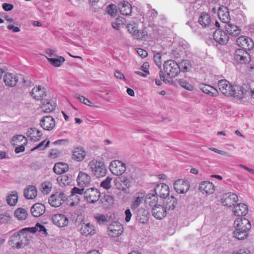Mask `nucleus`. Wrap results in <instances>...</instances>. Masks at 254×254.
<instances>
[{
    "instance_id": "obj_1",
    "label": "nucleus",
    "mask_w": 254,
    "mask_h": 254,
    "mask_svg": "<svg viewBox=\"0 0 254 254\" xmlns=\"http://www.w3.org/2000/svg\"><path fill=\"white\" fill-rule=\"evenodd\" d=\"M38 231L43 234H47L45 226L37 223L35 227L24 228L18 233L14 234L11 237V241L15 243L16 248H21L28 244L31 239L30 234H34Z\"/></svg>"
},
{
    "instance_id": "obj_2",
    "label": "nucleus",
    "mask_w": 254,
    "mask_h": 254,
    "mask_svg": "<svg viewBox=\"0 0 254 254\" xmlns=\"http://www.w3.org/2000/svg\"><path fill=\"white\" fill-rule=\"evenodd\" d=\"M235 230L234 235L238 240H244L248 236V232L251 228L250 221L246 218L238 217L234 223Z\"/></svg>"
},
{
    "instance_id": "obj_3",
    "label": "nucleus",
    "mask_w": 254,
    "mask_h": 254,
    "mask_svg": "<svg viewBox=\"0 0 254 254\" xmlns=\"http://www.w3.org/2000/svg\"><path fill=\"white\" fill-rule=\"evenodd\" d=\"M88 167L89 170L97 178L104 177L106 174L107 169L102 162H98L96 160H93L89 163Z\"/></svg>"
},
{
    "instance_id": "obj_4",
    "label": "nucleus",
    "mask_w": 254,
    "mask_h": 254,
    "mask_svg": "<svg viewBox=\"0 0 254 254\" xmlns=\"http://www.w3.org/2000/svg\"><path fill=\"white\" fill-rule=\"evenodd\" d=\"M164 71L170 77L176 76L180 72V67L179 64L174 60H168L164 64Z\"/></svg>"
},
{
    "instance_id": "obj_5",
    "label": "nucleus",
    "mask_w": 254,
    "mask_h": 254,
    "mask_svg": "<svg viewBox=\"0 0 254 254\" xmlns=\"http://www.w3.org/2000/svg\"><path fill=\"white\" fill-rule=\"evenodd\" d=\"M127 28L129 33L137 40H145L147 38V33L144 30H139L135 24H127Z\"/></svg>"
},
{
    "instance_id": "obj_6",
    "label": "nucleus",
    "mask_w": 254,
    "mask_h": 254,
    "mask_svg": "<svg viewBox=\"0 0 254 254\" xmlns=\"http://www.w3.org/2000/svg\"><path fill=\"white\" fill-rule=\"evenodd\" d=\"M66 199V196L63 191H58L49 198V203L53 207L61 206Z\"/></svg>"
},
{
    "instance_id": "obj_7",
    "label": "nucleus",
    "mask_w": 254,
    "mask_h": 254,
    "mask_svg": "<svg viewBox=\"0 0 254 254\" xmlns=\"http://www.w3.org/2000/svg\"><path fill=\"white\" fill-rule=\"evenodd\" d=\"M109 169L113 174L119 176L125 173L126 166L125 163L122 161L115 160L111 162Z\"/></svg>"
},
{
    "instance_id": "obj_8",
    "label": "nucleus",
    "mask_w": 254,
    "mask_h": 254,
    "mask_svg": "<svg viewBox=\"0 0 254 254\" xmlns=\"http://www.w3.org/2000/svg\"><path fill=\"white\" fill-rule=\"evenodd\" d=\"M108 230L109 236L112 237H117L122 234L123 226L120 223L114 221L109 225Z\"/></svg>"
},
{
    "instance_id": "obj_9",
    "label": "nucleus",
    "mask_w": 254,
    "mask_h": 254,
    "mask_svg": "<svg viewBox=\"0 0 254 254\" xmlns=\"http://www.w3.org/2000/svg\"><path fill=\"white\" fill-rule=\"evenodd\" d=\"M234 58L240 64H247L251 61L249 54L241 49H237L235 51Z\"/></svg>"
},
{
    "instance_id": "obj_10",
    "label": "nucleus",
    "mask_w": 254,
    "mask_h": 254,
    "mask_svg": "<svg viewBox=\"0 0 254 254\" xmlns=\"http://www.w3.org/2000/svg\"><path fill=\"white\" fill-rule=\"evenodd\" d=\"M84 195L88 202L94 203L99 200L100 192L98 189L91 188L86 190Z\"/></svg>"
},
{
    "instance_id": "obj_11",
    "label": "nucleus",
    "mask_w": 254,
    "mask_h": 254,
    "mask_svg": "<svg viewBox=\"0 0 254 254\" xmlns=\"http://www.w3.org/2000/svg\"><path fill=\"white\" fill-rule=\"evenodd\" d=\"M238 46L245 51L251 50L253 49L254 44L252 39L248 37L242 36L237 39Z\"/></svg>"
},
{
    "instance_id": "obj_12",
    "label": "nucleus",
    "mask_w": 254,
    "mask_h": 254,
    "mask_svg": "<svg viewBox=\"0 0 254 254\" xmlns=\"http://www.w3.org/2000/svg\"><path fill=\"white\" fill-rule=\"evenodd\" d=\"M238 200V197L236 193L228 192L224 194L221 199V201L223 205L227 207H231L234 205Z\"/></svg>"
},
{
    "instance_id": "obj_13",
    "label": "nucleus",
    "mask_w": 254,
    "mask_h": 254,
    "mask_svg": "<svg viewBox=\"0 0 254 254\" xmlns=\"http://www.w3.org/2000/svg\"><path fill=\"white\" fill-rule=\"evenodd\" d=\"M174 187L178 193H185L189 190L190 184L188 181L179 179L174 182Z\"/></svg>"
},
{
    "instance_id": "obj_14",
    "label": "nucleus",
    "mask_w": 254,
    "mask_h": 254,
    "mask_svg": "<svg viewBox=\"0 0 254 254\" xmlns=\"http://www.w3.org/2000/svg\"><path fill=\"white\" fill-rule=\"evenodd\" d=\"M80 233L82 235L88 236L96 233V227L90 223H85L82 221L80 224Z\"/></svg>"
},
{
    "instance_id": "obj_15",
    "label": "nucleus",
    "mask_w": 254,
    "mask_h": 254,
    "mask_svg": "<svg viewBox=\"0 0 254 254\" xmlns=\"http://www.w3.org/2000/svg\"><path fill=\"white\" fill-rule=\"evenodd\" d=\"M40 125L44 129L51 130L53 129L55 126V121L52 117L46 116L41 119L40 122Z\"/></svg>"
},
{
    "instance_id": "obj_16",
    "label": "nucleus",
    "mask_w": 254,
    "mask_h": 254,
    "mask_svg": "<svg viewBox=\"0 0 254 254\" xmlns=\"http://www.w3.org/2000/svg\"><path fill=\"white\" fill-rule=\"evenodd\" d=\"M214 40L219 44L224 45L229 41V36L220 29H216L213 33Z\"/></svg>"
},
{
    "instance_id": "obj_17",
    "label": "nucleus",
    "mask_w": 254,
    "mask_h": 254,
    "mask_svg": "<svg viewBox=\"0 0 254 254\" xmlns=\"http://www.w3.org/2000/svg\"><path fill=\"white\" fill-rule=\"evenodd\" d=\"M154 192L160 198H166L169 194V187L165 184L157 185L154 189Z\"/></svg>"
},
{
    "instance_id": "obj_18",
    "label": "nucleus",
    "mask_w": 254,
    "mask_h": 254,
    "mask_svg": "<svg viewBox=\"0 0 254 254\" xmlns=\"http://www.w3.org/2000/svg\"><path fill=\"white\" fill-rule=\"evenodd\" d=\"M233 86L226 79H222L218 81V86L222 94L226 96H229L231 94V92L233 89Z\"/></svg>"
},
{
    "instance_id": "obj_19",
    "label": "nucleus",
    "mask_w": 254,
    "mask_h": 254,
    "mask_svg": "<svg viewBox=\"0 0 254 254\" xmlns=\"http://www.w3.org/2000/svg\"><path fill=\"white\" fill-rule=\"evenodd\" d=\"M31 94L35 99L42 100L47 95L46 90L42 86H36L32 90Z\"/></svg>"
},
{
    "instance_id": "obj_20",
    "label": "nucleus",
    "mask_w": 254,
    "mask_h": 254,
    "mask_svg": "<svg viewBox=\"0 0 254 254\" xmlns=\"http://www.w3.org/2000/svg\"><path fill=\"white\" fill-rule=\"evenodd\" d=\"M52 222L58 226L62 227L68 224V219L64 214H57L52 217Z\"/></svg>"
},
{
    "instance_id": "obj_21",
    "label": "nucleus",
    "mask_w": 254,
    "mask_h": 254,
    "mask_svg": "<svg viewBox=\"0 0 254 254\" xmlns=\"http://www.w3.org/2000/svg\"><path fill=\"white\" fill-rule=\"evenodd\" d=\"M199 88L204 93L212 97H217L219 95L218 90L213 86L206 84H200Z\"/></svg>"
},
{
    "instance_id": "obj_22",
    "label": "nucleus",
    "mask_w": 254,
    "mask_h": 254,
    "mask_svg": "<svg viewBox=\"0 0 254 254\" xmlns=\"http://www.w3.org/2000/svg\"><path fill=\"white\" fill-rule=\"evenodd\" d=\"M77 182L79 187H86L89 185L91 182V177L87 174L80 172L77 178Z\"/></svg>"
},
{
    "instance_id": "obj_23",
    "label": "nucleus",
    "mask_w": 254,
    "mask_h": 254,
    "mask_svg": "<svg viewBox=\"0 0 254 254\" xmlns=\"http://www.w3.org/2000/svg\"><path fill=\"white\" fill-rule=\"evenodd\" d=\"M215 186L211 182L203 181L200 184L199 190L203 193L206 194H212L215 190Z\"/></svg>"
},
{
    "instance_id": "obj_24",
    "label": "nucleus",
    "mask_w": 254,
    "mask_h": 254,
    "mask_svg": "<svg viewBox=\"0 0 254 254\" xmlns=\"http://www.w3.org/2000/svg\"><path fill=\"white\" fill-rule=\"evenodd\" d=\"M152 215L158 219H161L166 215V209L161 205H155L152 208Z\"/></svg>"
},
{
    "instance_id": "obj_25",
    "label": "nucleus",
    "mask_w": 254,
    "mask_h": 254,
    "mask_svg": "<svg viewBox=\"0 0 254 254\" xmlns=\"http://www.w3.org/2000/svg\"><path fill=\"white\" fill-rule=\"evenodd\" d=\"M231 94L228 96H233L237 99H241L244 97L248 91L244 90L242 87L238 85H234L233 89L231 92Z\"/></svg>"
},
{
    "instance_id": "obj_26",
    "label": "nucleus",
    "mask_w": 254,
    "mask_h": 254,
    "mask_svg": "<svg viewBox=\"0 0 254 254\" xmlns=\"http://www.w3.org/2000/svg\"><path fill=\"white\" fill-rule=\"evenodd\" d=\"M45 206L41 203H36L31 208V213L34 217H38L45 212Z\"/></svg>"
},
{
    "instance_id": "obj_27",
    "label": "nucleus",
    "mask_w": 254,
    "mask_h": 254,
    "mask_svg": "<svg viewBox=\"0 0 254 254\" xmlns=\"http://www.w3.org/2000/svg\"><path fill=\"white\" fill-rule=\"evenodd\" d=\"M118 8L121 13L124 15H129L132 11L131 4L126 0L121 2L118 4Z\"/></svg>"
},
{
    "instance_id": "obj_28",
    "label": "nucleus",
    "mask_w": 254,
    "mask_h": 254,
    "mask_svg": "<svg viewBox=\"0 0 254 254\" xmlns=\"http://www.w3.org/2000/svg\"><path fill=\"white\" fill-rule=\"evenodd\" d=\"M233 211L234 214L237 216H245L248 212V207L244 203H239L234 206Z\"/></svg>"
},
{
    "instance_id": "obj_29",
    "label": "nucleus",
    "mask_w": 254,
    "mask_h": 254,
    "mask_svg": "<svg viewBox=\"0 0 254 254\" xmlns=\"http://www.w3.org/2000/svg\"><path fill=\"white\" fill-rule=\"evenodd\" d=\"M218 15L219 19L224 23L229 22L230 17L228 8L224 6H221L218 10Z\"/></svg>"
},
{
    "instance_id": "obj_30",
    "label": "nucleus",
    "mask_w": 254,
    "mask_h": 254,
    "mask_svg": "<svg viewBox=\"0 0 254 254\" xmlns=\"http://www.w3.org/2000/svg\"><path fill=\"white\" fill-rule=\"evenodd\" d=\"M86 155V152L80 147L73 148L72 150V158L76 161H81Z\"/></svg>"
},
{
    "instance_id": "obj_31",
    "label": "nucleus",
    "mask_w": 254,
    "mask_h": 254,
    "mask_svg": "<svg viewBox=\"0 0 254 254\" xmlns=\"http://www.w3.org/2000/svg\"><path fill=\"white\" fill-rule=\"evenodd\" d=\"M225 28L227 33L234 37L238 36L241 32V29L236 25L229 22L225 23Z\"/></svg>"
},
{
    "instance_id": "obj_32",
    "label": "nucleus",
    "mask_w": 254,
    "mask_h": 254,
    "mask_svg": "<svg viewBox=\"0 0 254 254\" xmlns=\"http://www.w3.org/2000/svg\"><path fill=\"white\" fill-rule=\"evenodd\" d=\"M211 19L209 14L202 12L199 16L198 22L204 28L209 27L211 25Z\"/></svg>"
},
{
    "instance_id": "obj_33",
    "label": "nucleus",
    "mask_w": 254,
    "mask_h": 254,
    "mask_svg": "<svg viewBox=\"0 0 254 254\" xmlns=\"http://www.w3.org/2000/svg\"><path fill=\"white\" fill-rule=\"evenodd\" d=\"M4 82L6 85L9 87H13L18 82V77L10 73H6L4 76Z\"/></svg>"
},
{
    "instance_id": "obj_34",
    "label": "nucleus",
    "mask_w": 254,
    "mask_h": 254,
    "mask_svg": "<svg viewBox=\"0 0 254 254\" xmlns=\"http://www.w3.org/2000/svg\"><path fill=\"white\" fill-rule=\"evenodd\" d=\"M24 195L28 199L35 198L37 195L36 188L34 186H28L24 190Z\"/></svg>"
},
{
    "instance_id": "obj_35",
    "label": "nucleus",
    "mask_w": 254,
    "mask_h": 254,
    "mask_svg": "<svg viewBox=\"0 0 254 254\" xmlns=\"http://www.w3.org/2000/svg\"><path fill=\"white\" fill-rule=\"evenodd\" d=\"M68 166L64 163L59 162L56 163L53 171L57 174H62L68 170Z\"/></svg>"
},
{
    "instance_id": "obj_36",
    "label": "nucleus",
    "mask_w": 254,
    "mask_h": 254,
    "mask_svg": "<svg viewBox=\"0 0 254 254\" xmlns=\"http://www.w3.org/2000/svg\"><path fill=\"white\" fill-rule=\"evenodd\" d=\"M158 197L154 191L148 193L145 199L146 204H148L151 207L155 206V205H157Z\"/></svg>"
},
{
    "instance_id": "obj_37",
    "label": "nucleus",
    "mask_w": 254,
    "mask_h": 254,
    "mask_svg": "<svg viewBox=\"0 0 254 254\" xmlns=\"http://www.w3.org/2000/svg\"><path fill=\"white\" fill-rule=\"evenodd\" d=\"M164 204L166 205V209L168 210H174L178 203L177 199L173 196L166 197Z\"/></svg>"
},
{
    "instance_id": "obj_38",
    "label": "nucleus",
    "mask_w": 254,
    "mask_h": 254,
    "mask_svg": "<svg viewBox=\"0 0 254 254\" xmlns=\"http://www.w3.org/2000/svg\"><path fill=\"white\" fill-rule=\"evenodd\" d=\"M145 192H139L136 193L134 196V200L132 202L131 208L132 209H135L142 203L144 200Z\"/></svg>"
},
{
    "instance_id": "obj_39",
    "label": "nucleus",
    "mask_w": 254,
    "mask_h": 254,
    "mask_svg": "<svg viewBox=\"0 0 254 254\" xmlns=\"http://www.w3.org/2000/svg\"><path fill=\"white\" fill-rule=\"evenodd\" d=\"M28 132L31 137V139L34 141L39 140L42 135L41 131L36 128H31L29 129Z\"/></svg>"
},
{
    "instance_id": "obj_40",
    "label": "nucleus",
    "mask_w": 254,
    "mask_h": 254,
    "mask_svg": "<svg viewBox=\"0 0 254 254\" xmlns=\"http://www.w3.org/2000/svg\"><path fill=\"white\" fill-rule=\"evenodd\" d=\"M94 218L100 225H105L110 221L112 216L108 217V215L101 214H96L94 215Z\"/></svg>"
},
{
    "instance_id": "obj_41",
    "label": "nucleus",
    "mask_w": 254,
    "mask_h": 254,
    "mask_svg": "<svg viewBox=\"0 0 254 254\" xmlns=\"http://www.w3.org/2000/svg\"><path fill=\"white\" fill-rule=\"evenodd\" d=\"M56 107V104L53 101H47L43 103L41 106V110L45 113L53 112Z\"/></svg>"
},
{
    "instance_id": "obj_42",
    "label": "nucleus",
    "mask_w": 254,
    "mask_h": 254,
    "mask_svg": "<svg viewBox=\"0 0 254 254\" xmlns=\"http://www.w3.org/2000/svg\"><path fill=\"white\" fill-rule=\"evenodd\" d=\"M14 215L19 220H25L28 215L27 210L22 208H18L15 210Z\"/></svg>"
},
{
    "instance_id": "obj_43",
    "label": "nucleus",
    "mask_w": 254,
    "mask_h": 254,
    "mask_svg": "<svg viewBox=\"0 0 254 254\" xmlns=\"http://www.w3.org/2000/svg\"><path fill=\"white\" fill-rule=\"evenodd\" d=\"M47 60L51 64L55 67L60 66L65 61L64 58L61 56L59 58H47Z\"/></svg>"
},
{
    "instance_id": "obj_44",
    "label": "nucleus",
    "mask_w": 254,
    "mask_h": 254,
    "mask_svg": "<svg viewBox=\"0 0 254 254\" xmlns=\"http://www.w3.org/2000/svg\"><path fill=\"white\" fill-rule=\"evenodd\" d=\"M18 200V195L16 192H14L12 194H10L7 197L6 201L7 203L10 206L15 205Z\"/></svg>"
},
{
    "instance_id": "obj_45",
    "label": "nucleus",
    "mask_w": 254,
    "mask_h": 254,
    "mask_svg": "<svg viewBox=\"0 0 254 254\" xmlns=\"http://www.w3.org/2000/svg\"><path fill=\"white\" fill-rule=\"evenodd\" d=\"M50 141L48 140H44L39 143L37 146L33 148L31 151H34L36 149L39 150H44L47 147H49Z\"/></svg>"
},
{
    "instance_id": "obj_46",
    "label": "nucleus",
    "mask_w": 254,
    "mask_h": 254,
    "mask_svg": "<svg viewBox=\"0 0 254 254\" xmlns=\"http://www.w3.org/2000/svg\"><path fill=\"white\" fill-rule=\"evenodd\" d=\"M71 194L70 196V198L71 200H73L74 199H76V197H77V194L82 195L83 193L84 194V189H79L76 187H74L71 191Z\"/></svg>"
},
{
    "instance_id": "obj_47",
    "label": "nucleus",
    "mask_w": 254,
    "mask_h": 254,
    "mask_svg": "<svg viewBox=\"0 0 254 254\" xmlns=\"http://www.w3.org/2000/svg\"><path fill=\"white\" fill-rule=\"evenodd\" d=\"M107 12L112 17H115L117 15V8L116 5L111 4L107 6Z\"/></svg>"
},
{
    "instance_id": "obj_48",
    "label": "nucleus",
    "mask_w": 254,
    "mask_h": 254,
    "mask_svg": "<svg viewBox=\"0 0 254 254\" xmlns=\"http://www.w3.org/2000/svg\"><path fill=\"white\" fill-rule=\"evenodd\" d=\"M58 182L62 185V184L64 185H68L70 183L69 177L66 175H62L59 176L57 178Z\"/></svg>"
},
{
    "instance_id": "obj_49",
    "label": "nucleus",
    "mask_w": 254,
    "mask_h": 254,
    "mask_svg": "<svg viewBox=\"0 0 254 254\" xmlns=\"http://www.w3.org/2000/svg\"><path fill=\"white\" fill-rule=\"evenodd\" d=\"M178 83L182 87L188 90L192 91L193 89V86L184 79L178 80Z\"/></svg>"
},
{
    "instance_id": "obj_50",
    "label": "nucleus",
    "mask_w": 254,
    "mask_h": 254,
    "mask_svg": "<svg viewBox=\"0 0 254 254\" xmlns=\"http://www.w3.org/2000/svg\"><path fill=\"white\" fill-rule=\"evenodd\" d=\"M41 186L43 189V191L44 193H47L51 190L52 184L49 181H45L42 184Z\"/></svg>"
},
{
    "instance_id": "obj_51",
    "label": "nucleus",
    "mask_w": 254,
    "mask_h": 254,
    "mask_svg": "<svg viewBox=\"0 0 254 254\" xmlns=\"http://www.w3.org/2000/svg\"><path fill=\"white\" fill-rule=\"evenodd\" d=\"M112 180V178L108 177L106 178L105 180H104L103 181H102L101 183L100 186L103 188L104 189H105L106 190H108L111 188V181Z\"/></svg>"
},
{
    "instance_id": "obj_52",
    "label": "nucleus",
    "mask_w": 254,
    "mask_h": 254,
    "mask_svg": "<svg viewBox=\"0 0 254 254\" xmlns=\"http://www.w3.org/2000/svg\"><path fill=\"white\" fill-rule=\"evenodd\" d=\"M75 97L81 102V103H83L84 104L86 105H88L89 106H92V103L87 98L85 97L80 96L79 95L76 94L75 95Z\"/></svg>"
},
{
    "instance_id": "obj_53",
    "label": "nucleus",
    "mask_w": 254,
    "mask_h": 254,
    "mask_svg": "<svg viewBox=\"0 0 254 254\" xmlns=\"http://www.w3.org/2000/svg\"><path fill=\"white\" fill-rule=\"evenodd\" d=\"M189 62L187 61H183L180 63L179 66L180 67V71H187L188 68Z\"/></svg>"
},
{
    "instance_id": "obj_54",
    "label": "nucleus",
    "mask_w": 254,
    "mask_h": 254,
    "mask_svg": "<svg viewBox=\"0 0 254 254\" xmlns=\"http://www.w3.org/2000/svg\"><path fill=\"white\" fill-rule=\"evenodd\" d=\"M208 149L209 150H211V151H214L215 153H218V154H221L222 155L226 156L228 157H231V155L230 154H229L228 152H226V151H223V150H218V149H216L215 148H213V147H210Z\"/></svg>"
},
{
    "instance_id": "obj_55",
    "label": "nucleus",
    "mask_w": 254,
    "mask_h": 254,
    "mask_svg": "<svg viewBox=\"0 0 254 254\" xmlns=\"http://www.w3.org/2000/svg\"><path fill=\"white\" fill-rule=\"evenodd\" d=\"M25 138V137L21 134L15 135L13 137V138L12 139V141L13 142V144L17 145L16 143L17 142V141L21 142Z\"/></svg>"
},
{
    "instance_id": "obj_56",
    "label": "nucleus",
    "mask_w": 254,
    "mask_h": 254,
    "mask_svg": "<svg viewBox=\"0 0 254 254\" xmlns=\"http://www.w3.org/2000/svg\"><path fill=\"white\" fill-rule=\"evenodd\" d=\"M161 56L160 53H157L154 56V61L156 64L160 68L161 64Z\"/></svg>"
},
{
    "instance_id": "obj_57",
    "label": "nucleus",
    "mask_w": 254,
    "mask_h": 254,
    "mask_svg": "<svg viewBox=\"0 0 254 254\" xmlns=\"http://www.w3.org/2000/svg\"><path fill=\"white\" fill-rule=\"evenodd\" d=\"M103 201L106 202L108 204L110 205L113 203L114 199L112 196L109 195H107L104 196L103 198Z\"/></svg>"
},
{
    "instance_id": "obj_58",
    "label": "nucleus",
    "mask_w": 254,
    "mask_h": 254,
    "mask_svg": "<svg viewBox=\"0 0 254 254\" xmlns=\"http://www.w3.org/2000/svg\"><path fill=\"white\" fill-rule=\"evenodd\" d=\"M136 52L138 55L141 58H145L147 56V52L142 49L138 48L136 50Z\"/></svg>"
},
{
    "instance_id": "obj_59",
    "label": "nucleus",
    "mask_w": 254,
    "mask_h": 254,
    "mask_svg": "<svg viewBox=\"0 0 254 254\" xmlns=\"http://www.w3.org/2000/svg\"><path fill=\"white\" fill-rule=\"evenodd\" d=\"M2 7L4 10L7 11L11 10L13 8V5L12 4L7 3H3Z\"/></svg>"
},
{
    "instance_id": "obj_60",
    "label": "nucleus",
    "mask_w": 254,
    "mask_h": 254,
    "mask_svg": "<svg viewBox=\"0 0 254 254\" xmlns=\"http://www.w3.org/2000/svg\"><path fill=\"white\" fill-rule=\"evenodd\" d=\"M125 213L126 215L125 220L127 222H128L131 219L132 214L129 209H126Z\"/></svg>"
},
{
    "instance_id": "obj_61",
    "label": "nucleus",
    "mask_w": 254,
    "mask_h": 254,
    "mask_svg": "<svg viewBox=\"0 0 254 254\" xmlns=\"http://www.w3.org/2000/svg\"><path fill=\"white\" fill-rule=\"evenodd\" d=\"M143 71L144 72V73L139 71H135L134 73L142 77H145L147 74L149 73V71L148 70L143 69Z\"/></svg>"
},
{
    "instance_id": "obj_62",
    "label": "nucleus",
    "mask_w": 254,
    "mask_h": 254,
    "mask_svg": "<svg viewBox=\"0 0 254 254\" xmlns=\"http://www.w3.org/2000/svg\"><path fill=\"white\" fill-rule=\"evenodd\" d=\"M25 150V147L23 144H21L19 145L18 147H15V152L16 153H19L24 151Z\"/></svg>"
},
{
    "instance_id": "obj_63",
    "label": "nucleus",
    "mask_w": 254,
    "mask_h": 254,
    "mask_svg": "<svg viewBox=\"0 0 254 254\" xmlns=\"http://www.w3.org/2000/svg\"><path fill=\"white\" fill-rule=\"evenodd\" d=\"M114 75L117 78L125 80V77L124 74L119 71H116L115 72Z\"/></svg>"
},
{
    "instance_id": "obj_64",
    "label": "nucleus",
    "mask_w": 254,
    "mask_h": 254,
    "mask_svg": "<svg viewBox=\"0 0 254 254\" xmlns=\"http://www.w3.org/2000/svg\"><path fill=\"white\" fill-rule=\"evenodd\" d=\"M7 29L10 30H12V31L14 32H19L20 30L19 27H15L12 25H8Z\"/></svg>"
}]
</instances>
